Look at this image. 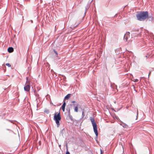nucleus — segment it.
<instances>
[{
  "instance_id": "ddd939ff",
  "label": "nucleus",
  "mask_w": 154,
  "mask_h": 154,
  "mask_svg": "<svg viewBox=\"0 0 154 154\" xmlns=\"http://www.w3.org/2000/svg\"><path fill=\"white\" fill-rule=\"evenodd\" d=\"M66 154H70L69 152L68 151H67L66 153Z\"/></svg>"
},
{
  "instance_id": "9b49d317",
  "label": "nucleus",
  "mask_w": 154,
  "mask_h": 154,
  "mask_svg": "<svg viewBox=\"0 0 154 154\" xmlns=\"http://www.w3.org/2000/svg\"><path fill=\"white\" fill-rule=\"evenodd\" d=\"M54 53H55V54L57 55H58V53L57 52V51H56L55 50H54Z\"/></svg>"
},
{
  "instance_id": "6e6552de",
  "label": "nucleus",
  "mask_w": 154,
  "mask_h": 154,
  "mask_svg": "<svg viewBox=\"0 0 154 154\" xmlns=\"http://www.w3.org/2000/svg\"><path fill=\"white\" fill-rule=\"evenodd\" d=\"M79 106V104H77L76 105V106L74 108V111L76 112H78V107Z\"/></svg>"
},
{
  "instance_id": "f257e3e1",
  "label": "nucleus",
  "mask_w": 154,
  "mask_h": 154,
  "mask_svg": "<svg viewBox=\"0 0 154 154\" xmlns=\"http://www.w3.org/2000/svg\"><path fill=\"white\" fill-rule=\"evenodd\" d=\"M137 19L140 21H144L148 18V13L147 11H141L136 15Z\"/></svg>"
},
{
  "instance_id": "f8f14e48",
  "label": "nucleus",
  "mask_w": 154,
  "mask_h": 154,
  "mask_svg": "<svg viewBox=\"0 0 154 154\" xmlns=\"http://www.w3.org/2000/svg\"><path fill=\"white\" fill-rule=\"evenodd\" d=\"M45 112H46L47 113L48 112H49V111L48 110H47L46 111L45 110Z\"/></svg>"
},
{
  "instance_id": "423d86ee",
  "label": "nucleus",
  "mask_w": 154,
  "mask_h": 154,
  "mask_svg": "<svg viewBox=\"0 0 154 154\" xmlns=\"http://www.w3.org/2000/svg\"><path fill=\"white\" fill-rule=\"evenodd\" d=\"M8 51L9 53H11L14 51V49L12 47H9L8 49Z\"/></svg>"
},
{
  "instance_id": "4468645a",
  "label": "nucleus",
  "mask_w": 154,
  "mask_h": 154,
  "mask_svg": "<svg viewBox=\"0 0 154 154\" xmlns=\"http://www.w3.org/2000/svg\"><path fill=\"white\" fill-rule=\"evenodd\" d=\"M151 71H150L149 73V75H150V74H151Z\"/></svg>"
},
{
  "instance_id": "0eeeda50",
  "label": "nucleus",
  "mask_w": 154,
  "mask_h": 154,
  "mask_svg": "<svg viewBox=\"0 0 154 154\" xmlns=\"http://www.w3.org/2000/svg\"><path fill=\"white\" fill-rule=\"evenodd\" d=\"M65 106L66 103L65 102H64L62 106V109L63 110V112H64L65 111Z\"/></svg>"
},
{
  "instance_id": "7ed1b4c3",
  "label": "nucleus",
  "mask_w": 154,
  "mask_h": 154,
  "mask_svg": "<svg viewBox=\"0 0 154 154\" xmlns=\"http://www.w3.org/2000/svg\"><path fill=\"white\" fill-rule=\"evenodd\" d=\"M91 121L92 124L94 132L96 136L97 137L98 135V133L97 124L95 122L94 119V118L91 119Z\"/></svg>"
},
{
  "instance_id": "f03ea898",
  "label": "nucleus",
  "mask_w": 154,
  "mask_h": 154,
  "mask_svg": "<svg viewBox=\"0 0 154 154\" xmlns=\"http://www.w3.org/2000/svg\"><path fill=\"white\" fill-rule=\"evenodd\" d=\"M61 117L60 116V113L59 112L58 113H55L54 116V119L57 125V127H59L60 123V121L61 120Z\"/></svg>"
},
{
  "instance_id": "20e7f679",
  "label": "nucleus",
  "mask_w": 154,
  "mask_h": 154,
  "mask_svg": "<svg viewBox=\"0 0 154 154\" xmlns=\"http://www.w3.org/2000/svg\"><path fill=\"white\" fill-rule=\"evenodd\" d=\"M26 85L24 87V88L25 91H29L30 90V81L28 80V77H26Z\"/></svg>"
},
{
  "instance_id": "9d476101",
  "label": "nucleus",
  "mask_w": 154,
  "mask_h": 154,
  "mask_svg": "<svg viewBox=\"0 0 154 154\" xmlns=\"http://www.w3.org/2000/svg\"><path fill=\"white\" fill-rule=\"evenodd\" d=\"M6 65L7 66H8L9 67L11 66V65L9 63H6Z\"/></svg>"
},
{
  "instance_id": "1a4fd4ad",
  "label": "nucleus",
  "mask_w": 154,
  "mask_h": 154,
  "mask_svg": "<svg viewBox=\"0 0 154 154\" xmlns=\"http://www.w3.org/2000/svg\"><path fill=\"white\" fill-rule=\"evenodd\" d=\"M71 94H68L65 97V99L68 100L70 97Z\"/></svg>"
},
{
  "instance_id": "39448f33",
  "label": "nucleus",
  "mask_w": 154,
  "mask_h": 154,
  "mask_svg": "<svg viewBox=\"0 0 154 154\" xmlns=\"http://www.w3.org/2000/svg\"><path fill=\"white\" fill-rule=\"evenodd\" d=\"M130 33L129 32H127L126 33L124 37V39L126 40V41H127V40L128 39V36L129 35Z\"/></svg>"
},
{
  "instance_id": "2eb2a0df",
  "label": "nucleus",
  "mask_w": 154,
  "mask_h": 154,
  "mask_svg": "<svg viewBox=\"0 0 154 154\" xmlns=\"http://www.w3.org/2000/svg\"><path fill=\"white\" fill-rule=\"evenodd\" d=\"M72 103H75V101H73L72 102Z\"/></svg>"
}]
</instances>
